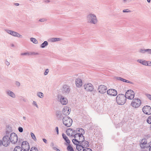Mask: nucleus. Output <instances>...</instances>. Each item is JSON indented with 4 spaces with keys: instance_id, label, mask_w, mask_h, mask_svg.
<instances>
[{
    "instance_id": "obj_1",
    "label": "nucleus",
    "mask_w": 151,
    "mask_h": 151,
    "mask_svg": "<svg viewBox=\"0 0 151 151\" xmlns=\"http://www.w3.org/2000/svg\"><path fill=\"white\" fill-rule=\"evenodd\" d=\"M78 134L75 136V139L74 141L75 143H77L81 144L84 148L89 147V143L87 141L84 140L85 138L83 136H79Z\"/></svg>"
},
{
    "instance_id": "obj_2",
    "label": "nucleus",
    "mask_w": 151,
    "mask_h": 151,
    "mask_svg": "<svg viewBox=\"0 0 151 151\" xmlns=\"http://www.w3.org/2000/svg\"><path fill=\"white\" fill-rule=\"evenodd\" d=\"M86 20L87 22L91 24H96L98 22L96 15L92 13H90L87 15Z\"/></svg>"
},
{
    "instance_id": "obj_3",
    "label": "nucleus",
    "mask_w": 151,
    "mask_h": 151,
    "mask_svg": "<svg viewBox=\"0 0 151 151\" xmlns=\"http://www.w3.org/2000/svg\"><path fill=\"white\" fill-rule=\"evenodd\" d=\"M6 135L2 139V145L5 147H7L9 145L10 142L9 137L10 132L8 131H6Z\"/></svg>"
},
{
    "instance_id": "obj_4",
    "label": "nucleus",
    "mask_w": 151,
    "mask_h": 151,
    "mask_svg": "<svg viewBox=\"0 0 151 151\" xmlns=\"http://www.w3.org/2000/svg\"><path fill=\"white\" fill-rule=\"evenodd\" d=\"M126 100L125 95L123 94H118L116 98V101L118 104L123 105Z\"/></svg>"
},
{
    "instance_id": "obj_5",
    "label": "nucleus",
    "mask_w": 151,
    "mask_h": 151,
    "mask_svg": "<svg viewBox=\"0 0 151 151\" xmlns=\"http://www.w3.org/2000/svg\"><path fill=\"white\" fill-rule=\"evenodd\" d=\"M141 101L139 99L134 98L133 99L131 103V106L134 109L139 108L141 105Z\"/></svg>"
},
{
    "instance_id": "obj_6",
    "label": "nucleus",
    "mask_w": 151,
    "mask_h": 151,
    "mask_svg": "<svg viewBox=\"0 0 151 151\" xmlns=\"http://www.w3.org/2000/svg\"><path fill=\"white\" fill-rule=\"evenodd\" d=\"M62 121L63 124L67 127H70L72 125L73 122L72 119L68 116H65L63 117Z\"/></svg>"
},
{
    "instance_id": "obj_7",
    "label": "nucleus",
    "mask_w": 151,
    "mask_h": 151,
    "mask_svg": "<svg viewBox=\"0 0 151 151\" xmlns=\"http://www.w3.org/2000/svg\"><path fill=\"white\" fill-rule=\"evenodd\" d=\"M140 145L142 149L147 148L151 146V141L147 143V139H144L140 142Z\"/></svg>"
},
{
    "instance_id": "obj_8",
    "label": "nucleus",
    "mask_w": 151,
    "mask_h": 151,
    "mask_svg": "<svg viewBox=\"0 0 151 151\" xmlns=\"http://www.w3.org/2000/svg\"><path fill=\"white\" fill-rule=\"evenodd\" d=\"M9 139L10 142L12 144H16L18 141V137L17 134L14 132L11 133L10 135Z\"/></svg>"
},
{
    "instance_id": "obj_9",
    "label": "nucleus",
    "mask_w": 151,
    "mask_h": 151,
    "mask_svg": "<svg viewBox=\"0 0 151 151\" xmlns=\"http://www.w3.org/2000/svg\"><path fill=\"white\" fill-rule=\"evenodd\" d=\"M125 96L126 99H132L134 97V93L132 90H129L126 91Z\"/></svg>"
},
{
    "instance_id": "obj_10",
    "label": "nucleus",
    "mask_w": 151,
    "mask_h": 151,
    "mask_svg": "<svg viewBox=\"0 0 151 151\" xmlns=\"http://www.w3.org/2000/svg\"><path fill=\"white\" fill-rule=\"evenodd\" d=\"M5 31L8 34L14 37L22 38V36L18 33L9 29H6Z\"/></svg>"
},
{
    "instance_id": "obj_11",
    "label": "nucleus",
    "mask_w": 151,
    "mask_h": 151,
    "mask_svg": "<svg viewBox=\"0 0 151 151\" xmlns=\"http://www.w3.org/2000/svg\"><path fill=\"white\" fill-rule=\"evenodd\" d=\"M21 148L24 151H29L30 149L29 143L27 141H23L22 144Z\"/></svg>"
},
{
    "instance_id": "obj_12",
    "label": "nucleus",
    "mask_w": 151,
    "mask_h": 151,
    "mask_svg": "<svg viewBox=\"0 0 151 151\" xmlns=\"http://www.w3.org/2000/svg\"><path fill=\"white\" fill-rule=\"evenodd\" d=\"M107 89V88L106 86L101 85L99 86L98 91L99 93L104 94L106 92Z\"/></svg>"
},
{
    "instance_id": "obj_13",
    "label": "nucleus",
    "mask_w": 151,
    "mask_h": 151,
    "mask_svg": "<svg viewBox=\"0 0 151 151\" xmlns=\"http://www.w3.org/2000/svg\"><path fill=\"white\" fill-rule=\"evenodd\" d=\"M74 134H75L73 136L74 139H75V136L77 134H78L79 136H83V134L84 133V130L81 128H78L77 130L74 131Z\"/></svg>"
},
{
    "instance_id": "obj_14",
    "label": "nucleus",
    "mask_w": 151,
    "mask_h": 151,
    "mask_svg": "<svg viewBox=\"0 0 151 151\" xmlns=\"http://www.w3.org/2000/svg\"><path fill=\"white\" fill-rule=\"evenodd\" d=\"M142 111L146 114L150 115L151 114V108L149 106H145L142 108Z\"/></svg>"
},
{
    "instance_id": "obj_15",
    "label": "nucleus",
    "mask_w": 151,
    "mask_h": 151,
    "mask_svg": "<svg viewBox=\"0 0 151 151\" xmlns=\"http://www.w3.org/2000/svg\"><path fill=\"white\" fill-rule=\"evenodd\" d=\"M84 87L86 90L87 91H91L93 89V85L90 83H86L84 86Z\"/></svg>"
},
{
    "instance_id": "obj_16",
    "label": "nucleus",
    "mask_w": 151,
    "mask_h": 151,
    "mask_svg": "<svg viewBox=\"0 0 151 151\" xmlns=\"http://www.w3.org/2000/svg\"><path fill=\"white\" fill-rule=\"evenodd\" d=\"M107 94L109 95L115 96L117 95V93L116 91L113 89H110L107 91Z\"/></svg>"
},
{
    "instance_id": "obj_17",
    "label": "nucleus",
    "mask_w": 151,
    "mask_h": 151,
    "mask_svg": "<svg viewBox=\"0 0 151 151\" xmlns=\"http://www.w3.org/2000/svg\"><path fill=\"white\" fill-rule=\"evenodd\" d=\"M75 140V139H72V142L73 143L76 145V148L77 149L78 151H83V150L85 148H84L81 144H78L77 143L76 144V143H75L74 142V140Z\"/></svg>"
},
{
    "instance_id": "obj_18",
    "label": "nucleus",
    "mask_w": 151,
    "mask_h": 151,
    "mask_svg": "<svg viewBox=\"0 0 151 151\" xmlns=\"http://www.w3.org/2000/svg\"><path fill=\"white\" fill-rule=\"evenodd\" d=\"M62 90L63 93L68 94L70 92V88L68 86L64 85L63 87Z\"/></svg>"
},
{
    "instance_id": "obj_19",
    "label": "nucleus",
    "mask_w": 151,
    "mask_h": 151,
    "mask_svg": "<svg viewBox=\"0 0 151 151\" xmlns=\"http://www.w3.org/2000/svg\"><path fill=\"white\" fill-rule=\"evenodd\" d=\"M69 110V107L67 106L65 107L62 111L63 114L65 115H68L70 113V111Z\"/></svg>"
},
{
    "instance_id": "obj_20",
    "label": "nucleus",
    "mask_w": 151,
    "mask_h": 151,
    "mask_svg": "<svg viewBox=\"0 0 151 151\" xmlns=\"http://www.w3.org/2000/svg\"><path fill=\"white\" fill-rule=\"evenodd\" d=\"M6 94L11 97L14 98L16 97V96L15 94L12 91L9 90H7L6 91Z\"/></svg>"
},
{
    "instance_id": "obj_21",
    "label": "nucleus",
    "mask_w": 151,
    "mask_h": 151,
    "mask_svg": "<svg viewBox=\"0 0 151 151\" xmlns=\"http://www.w3.org/2000/svg\"><path fill=\"white\" fill-rule=\"evenodd\" d=\"M61 103L63 105H66L68 103V101L66 98L61 96L60 99Z\"/></svg>"
},
{
    "instance_id": "obj_22",
    "label": "nucleus",
    "mask_w": 151,
    "mask_h": 151,
    "mask_svg": "<svg viewBox=\"0 0 151 151\" xmlns=\"http://www.w3.org/2000/svg\"><path fill=\"white\" fill-rule=\"evenodd\" d=\"M75 83L77 87H80L82 85V82L80 78H77L76 81Z\"/></svg>"
},
{
    "instance_id": "obj_23",
    "label": "nucleus",
    "mask_w": 151,
    "mask_h": 151,
    "mask_svg": "<svg viewBox=\"0 0 151 151\" xmlns=\"http://www.w3.org/2000/svg\"><path fill=\"white\" fill-rule=\"evenodd\" d=\"M137 62L144 65L147 66V65H148V62L144 60L138 59L137 60Z\"/></svg>"
},
{
    "instance_id": "obj_24",
    "label": "nucleus",
    "mask_w": 151,
    "mask_h": 151,
    "mask_svg": "<svg viewBox=\"0 0 151 151\" xmlns=\"http://www.w3.org/2000/svg\"><path fill=\"white\" fill-rule=\"evenodd\" d=\"M116 79L118 80L122 81L124 82H126L127 83H128L132 84L133 83L132 82L128 80H126L120 77H117L116 78Z\"/></svg>"
},
{
    "instance_id": "obj_25",
    "label": "nucleus",
    "mask_w": 151,
    "mask_h": 151,
    "mask_svg": "<svg viewBox=\"0 0 151 151\" xmlns=\"http://www.w3.org/2000/svg\"><path fill=\"white\" fill-rule=\"evenodd\" d=\"M56 115L57 118L59 120H61L63 117L62 113L60 111H57L56 112Z\"/></svg>"
},
{
    "instance_id": "obj_26",
    "label": "nucleus",
    "mask_w": 151,
    "mask_h": 151,
    "mask_svg": "<svg viewBox=\"0 0 151 151\" xmlns=\"http://www.w3.org/2000/svg\"><path fill=\"white\" fill-rule=\"evenodd\" d=\"M62 39L59 38H53L50 39L49 41L51 42H54L56 41H59L61 40Z\"/></svg>"
},
{
    "instance_id": "obj_27",
    "label": "nucleus",
    "mask_w": 151,
    "mask_h": 151,
    "mask_svg": "<svg viewBox=\"0 0 151 151\" xmlns=\"http://www.w3.org/2000/svg\"><path fill=\"white\" fill-rule=\"evenodd\" d=\"M62 136L63 138L64 139L65 142L68 144H69L70 142V140L68 138L65 134H63Z\"/></svg>"
},
{
    "instance_id": "obj_28",
    "label": "nucleus",
    "mask_w": 151,
    "mask_h": 151,
    "mask_svg": "<svg viewBox=\"0 0 151 151\" xmlns=\"http://www.w3.org/2000/svg\"><path fill=\"white\" fill-rule=\"evenodd\" d=\"M30 40L31 42L35 44H38V41L36 39L34 38H30Z\"/></svg>"
},
{
    "instance_id": "obj_29",
    "label": "nucleus",
    "mask_w": 151,
    "mask_h": 151,
    "mask_svg": "<svg viewBox=\"0 0 151 151\" xmlns=\"http://www.w3.org/2000/svg\"><path fill=\"white\" fill-rule=\"evenodd\" d=\"M48 43L47 41H45L43 43H42L40 46V47L43 48L45 47L46 46L48 45Z\"/></svg>"
},
{
    "instance_id": "obj_30",
    "label": "nucleus",
    "mask_w": 151,
    "mask_h": 151,
    "mask_svg": "<svg viewBox=\"0 0 151 151\" xmlns=\"http://www.w3.org/2000/svg\"><path fill=\"white\" fill-rule=\"evenodd\" d=\"M37 96L39 98L42 99L44 97V95L41 92H38L37 94Z\"/></svg>"
},
{
    "instance_id": "obj_31",
    "label": "nucleus",
    "mask_w": 151,
    "mask_h": 151,
    "mask_svg": "<svg viewBox=\"0 0 151 151\" xmlns=\"http://www.w3.org/2000/svg\"><path fill=\"white\" fill-rule=\"evenodd\" d=\"M22 149L20 147L17 146L15 147L13 151H22Z\"/></svg>"
},
{
    "instance_id": "obj_32",
    "label": "nucleus",
    "mask_w": 151,
    "mask_h": 151,
    "mask_svg": "<svg viewBox=\"0 0 151 151\" xmlns=\"http://www.w3.org/2000/svg\"><path fill=\"white\" fill-rule=\"evenodd\" d=\"M146 49H139L138 50V52L140 53H142L143 54H145L146 52Z\"/></svg>"
},
{
    "instance_id": "obj_33",
    "label": "nucleus",
    "mask_w": 151,
    "mask_h": 151,
    "mask_svg": "<svg viewBox=\"0 0 151 151\" xmlns=\"http://www.w3.org/2000/svg\"><path fill=\"white\" fill-rule=\"evenodd\" d=\"M30 135L32 139L35 141H36L37 140V139L34 134L32 132H31L30 133Z\"/></svg>"
},
{
    "instance_id": "obj_34",
    "label": "nucleus",
    "mask_w": 151,
    "mask_h": 151,
    "mask_svg": "<svg viewBox=\"0 0 151 151\" xmlns=\"http://www.w3.org/2000/svg\"><path fill=\"white\" fill-rule=\"evenodd\" d=\"M67 149L68 151H74L73 148L70 145L68 146Z\"/></svg>"
},
{
    "instance_id": "obj_35",
    "label": "nucleus",
    "mask_w": 151,
    "mask_h": 151,
    "mask_svg": "<svg viewBox=\"0 0 151 151\" xmlns=\"http://www.w3.org/2000/svg\"><path fill=\"white\" fill-rule=\"evenodd\" d=\"M22 56H26L29 55H30V53L29 52H27L24 53H22L20 54Z\"/></svg>"
},
{
    "instance_id": "obj_36",
    "label": "nucleus",
    "mask_w": 151,
    "mask_h": 151,
    "mask_svg": "<svg viewBox=\"0 0 151 151\" xmlns=\"http://www.w3.org/2000/svg\"><path fill=\"white\" fill-rule=\"evenodd\" d=\"M47 21V19L46 18H43L39 19V21L41 22H46Z\"/></svg>"
},
{
    "instance_id": "obj_37",
    "label": "nucleus",
    "mask_w": 151,
    "mask_h": 151,
    "mask_svg": "<svg viewBox=\"0 0 151 151\" xmlns=\"http://www.w3.org/2000/svg\"><path fill=\"white\" fill-rule=\"evenodd\" d=\"M30 151H38L37 148L35 147H32L30 149Z\"/></svg>"
},
{
    "instance_id": "obj_38",
    "label": "nucleus",
    "mask_w": 151,
    "mask_h": 151,
    "mask_svg": "<svg viewBox=\"0 0 151 151\" xmlns=\"http://www.w3.org/2000/svg\"><path fill=\"white\" fill-rule=\"evenodd\" d=\"M147 122L149 124H151V115L150 116L147 120Z\"/></svg>"
},
{
    "instance_id": "obj_39",
    "label": "nucleus",
    "mask_w": 151,
    "mask_h": 151,
    "mask_svg": "<svg viewBox=\"0 0 151 151\" xmlns=\"http://www.w3.org/2000/svg\"><path fill=\"white\" fill-rule=\"evenodd\" d=\"M73 130L72 129H69L68 130H67L66 133L68 135H70V132H73Z\"/></svg>"
},
{
    "instance_id": "obj_40",
    "label": "nucleus",
    "mask_w": 151,
    "mask_h": 151,
    "mask_svg": "<svg viewBox=\"0 0 151 151\" xmlns=\"http://www.w3.org/2000/svg\"><path fill=\"white\" fill-rule=\"evenodd\" d=\"M32 105L36 106L37 108H38V106L37 105L36 102L35 101H33L32 103Z\"/></svg>"
},
{
    "instance_id": "obj_41",
    "label": "nucleus",
    "mask_w": 151,
    "mask_h": 151,
    "mask_svg": "<svg viewBox=\"0 0 151 151\" xmlns=\"http://www.w3.org/2000/svg\"><path fill=\"white\" fill-rule=\"evenodd\" d=\"M146 52L148 54H150L151 55V49H146Z\"/></svg>"
},
{
    "instance_id": "obj_42",
    "label": "nucleus",
    "mask_w": 151,
    "mask_h": 151,
    "mask_svg": "<svg viewBox=\"0 0 151 151\" xmlns=\"http://www.w3.org/2000/svg\"><path fill=\"white\" fill-rule=\"evenodd\" d=\"M30 55H39V53L37 52H29Z\"/></svg>"
},
{
    "instance_id": "obj_43",
    "label": "nucleus",
    "mask_w": 151,
    "mask_h": 151,
    "mask_svg": "<svg viewBox=\"0 0 151 151\" xmlns=\"http://www.w3.org/2000/svg\"><path fill=\"white\" fill-rule=\"evenodd\" d=\"M123 12L128 13L131 12V11L129 9H127L123 10Z\"/></svg>"
},
{
    "instance_id": "obj_44",
    "label": "nucleus",
    "mask_w": 151,
    "mask_h": 151,
    "mask_svg": "<svg viewBox=\"0 0 151 151\" xmlns=\"http://www.w3.org/2000/svg\"><path fill=\"white\" fill-rule=\"evenodd\" d=\"M49 69H46L44 73V75L45 76L47 75L49 72Z\"/></svg>"
},
{
    "instance_id": "obj_45",
    "label": "nucleus",
    "mask_w": 151,
    "mask_h": 151,
    "mask_svg": "<svg viewBox=\"0 0 151 151\" xmlns=\"http://www.w3.org/2000/svg\"><path fill=\"white\" fill-rule=\"evenodd\" d=\"M83 151H92V150L90 148L86 147L84 148Z\"/></svg>"
},
{
    "instance_id": "obj_46",
    "label": "nucleus",
    "mask_w": 151,
    "mask_h": 151,
    "mask_svg": "<svg viewBox=\"0 0 151 151\" xmlns=\"http://www.w3.org/2000/svg\"><path fill=\"white\" fill-rule=\"evenodd\" d=\"M15 84L18 87H19L20 85V83L18 81H16Z\"/></svg>"
},
{
    "instance_id": "obj_47",
    "label": "nucleus",
    "mask_w": 151,
    "mask_h": 151,
    "mask_svg": "<svg viewBox=\"0 0 151 151\" xmlns=\"http://www.w3.org/2000/svg\"><path fill=\"white\" fill-rule=\"evenodd\" d=\"M132 0H123L124 3H127L130 2Z\"/></svg>"
},
{
    "instance_id": "obj_48",
    "label": "nucleus",
    "mask_w": 151,
    "mask_h": 151,
    "mask_svg": "<svg viewBox=\"0 0 151 151\" xmlns=\"http://www.w3.org/2000/svg\"><path fill=\"white\" fill-rule=\"evenodd\" d=\"M19 132H22L23 131V129L22 127H19L18 128Z\"/></svg>"
},
{
    "instance_id": "obj_49",
    "label": "nucleus",
    "mask_w": 151,
    "mask_h": 151,
    "mask_svg": "<svg viewBox=\"0 0 151 151\" xmlns=\"http://www.w3.org/2000/svg\"><path fill=\"white\" fill-rule=\"evenodd\" d=\"M146 96L151 101V95L148 94H146Z\"/></svg>"
},
{
    "instance_id": "obj_50",
    "label": "nucleus",
    "mask_w": 151,
    "mask_h": 151,
    "mask_svg": "<svg viewBox=\"0 0 151 151\" xmlns=\"http://www.w3.org/2000/svg\"><path fill=\"white\" fill-rule=\"evenodd\" d=\"M5 63L6 64V65H7V66H9V65L10 63H9V62L8 61H7V60H6L5 62Z\"/></svg>"
},
{
    "instance_id": "obj_51",
    "label": "nucleus",
    "mask_w": 151,
    "mask_h": 151,
    "mask_svg": "<svg viewBox=\"0 0 151 151\" xmlns=\"http://www.w3.org/2000/svg\"><path fill=\"white\" fill-rule=\"evenodd\" d=\"M148 63H147L148 65H147V66H151V61H148Z\"/></svg>"
},
{
    "instance_id": "obj_52",
    "label": "nucleus",
    "mask_w": 151,
    "mask_h": 151,
    "mask_svg": "<svg viewBox=\"0 0 151 151\" xmlns=\"http://www.w3.org/2000/svg\"><path fill=\"white\" fill-rule=\"evenodd\" d=\"M55 130L57 132V134H58V127H55Z\"/></svg>"
},
{
    "instance_id": "obj_53",
    "label": "nucleus",
    "mask_w": 151,
    "mask_h": 151,
    "mask_svg": "<svg viewBox=\"0 0 151 151\" xmlns=\"http://www.w3.org/2000/svg\"><path fill=\"white\" fill-rule=\"evenodd\" d=\"M42 140L46 144L47 143V140L45 139H43Z\"/></svg>"
},
{
    "instance_id": "obj_54",
    "label": "nucleus",
    "mask_w": 151,
    "mask_h": 151,
    "mask_svg": "<svg viewBox=\"0 0 151 151\" xmlns=\"http://www.w3.org/2000/svg\"><path fill=\"white\" fill-rule=\"evenodd\" d=\"M46 3H48L50 2V0H46L45 1Z\"/></svg>"
},
{
    "instance_id": "obj_55",
    "label": "nucleus",
    "mask_w": 151,
    "mask_h": 151,
    "mask_svg": "<svg viewBox=\"0 0 151 151\" xmlns=\"http://www.w3.org/2000/svg\"><path fill=\"white\" fill-rule=\"evenodd\" d=\"M52 148L54 150H57L58 148L57 147H55V146H52Z\"/></svg>"
},
{
    "instance_id": "obj_56",
    "label": "nucleus",
    "mask_w": 151,
    "mask_h": 151,
    "mask_svg": "<svg viewBox=\"0 0 151 151\" xmlns=\"http://www.w3.org/2000/svg\"><path fill=\"white\" fill-rule=\"evenodd\" d=\"M14 5L16 6H18L19 5V4L18 3H15L14 4Z\"/></svg>"
},
{
    "instance_id": "obj_57",
    "label": "nucleus",
    "mask_w": 151,
    "mask_h": 151,
    "mask_svg": "<svg viewBox=\"0 0 151 151\" xmlns=\"http://www.w3.org/2000/svg\"><path fill=\"white\" fill-rule=\"evenodd\" d=\"M23 119L24 120H26V118L25 116H23Z\"/></svg>"
},
{
    "instance_id": "obj_58",
    "label": "nucleus",
    "mask_w": 151,
    "mask_h": 151,
    "mask_svg": "<svg viewBox=\"0 0 151 151\" xmlns=\"http://www.w3.org/2000/svg\"><path fill=\"white\" fill-rule=\"evenodd\" d=\"M2 144V141H1V140H0V146Z\"/></svg>"
},
{
    "instance_id": "obj_59",
    "label": "nucleus",
    "mask_w": 151,
    "mask_h": 151,
    "mask_svg": "<svg viewBox=\"0 0 151 151\" xmlns=\"http://www.w3.org/2000/svg\"><path fill=\"white\" fill-rule=\"evenodd\" d=\"M11 46H12V47H14V44H11Z\"/></svg>"
},
{
    "instance_id": "obj_60",
    "label": "nucleus",
    "mask_w": 151,
    "mask_h": 151,
    "mask_svg": "<svg viewBox=\"0 0 151 151\" xmlns=\"http://www.w3.org/2000/svg\"><path fill=\"white\" fill-rule=\"evenodd\" d=\"M51 145H52V146H52H52H54V144H53V143H52L51 144Z\"/></svg>"
},
{
    "instance_id": "obj_61",
    "label": "nucleus",
    "mask_w": 151,
    "mask_h": 151,
    "mask_svg": "<svg viewBox=\"0 0 151 151\" xmlns=\"http://www.w3.org/2000/svg\"><path fill=\"white\" fill-rule=\"evenodd\" d=\"M147 2L148 3H150V0H147Z\"/></svg>"
},
{
    "instance_id": "obj_62",
    "label": "nucleus",
    "mask_w": 151,
    "mask_h": 151,
    "mask_svg": "<svg viewBox=\"0 0 151 151\" xmlns=\"http://www.w3.org/2000/svg\"><path fill=\"white\" fill-rule=\"evenodd\" d=\"M56 151H60V150L59 149H58Z\"/></svg>"
},
{
    "instance_id": "obj_63",
    "label": "nucleus",
    "mask_w": 151,
    "mask_h": 151,
    "mask_svg": "<svg viewBox=\"0 0 151 151\" xmlns=\"http://www.w3.org/2000/svg\"><path fill=\"white\" fill-rule=\"evenodd\" d=\"M72 135H73V134H71V135L72 136Z\"/></svg>"
}]
</instances>
